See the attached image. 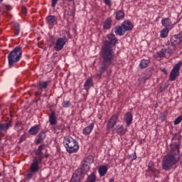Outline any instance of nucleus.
Returning <instances> with one entry per match:
<instances>
[{
    "label": "nucleus",
    "mask_w": 182,
    "mask_h": 182,
    "mask_svg": "<svg viewBox=\"0 0 182 182\" xmlns=\"http://www.w3.org/2000/svg\"><path fill=\"white\" fill-rule=\"evenodd\" d=\"M180 161V145L176 144L169 151L168 154L165 156L162 161V168L166 171H169L173 166Z\"/></svg>",
    "instance_id": "obj_1"
},
{
    "label": "nucleus",
    "mask_w": 182,
    "mask_h": 182,
    "mask_svg": "<svg viewBox=\"0 0 182 182\" xmlns=\"http://www.w3.org/2000/svg\"><path fill=\"white\" fill-rule=\"evenodd\" d=\"M100 55L102 59V65L100 67V72L105 73L109 66L113 63L114 59V49L112 46H102L100 51Z\"/></svg>",
    "instance_id": "obj_2"
},
{
    "label": "nucleus",
    "mask_w": 182,
    "mask_h": 182,
    "mask_svg": "<svg viewBox=\"0 0 182 182\" xmlns=\"http://www.w3.org/2000/svg\"><path fill=\"white\" fill-rule=\"evenodd\" d=\"M46 149V144H43L40 145L35 151V154L37 156L34 158L33 163L31 164V173H36L39 170V164H42L45 156L43 155V150Z\"/></svg>",
    "instance_id": "obj_3"
},
{
    "label": "nucleus",
    "mask_w": 182,
    "mask_h": 182,
    "mask_svg": "<svg viewBox=\"0 0 182 182\" xmlns=\"http://www.w3.org/2000/svg\"><path fill=\"white\" fill-rule=\"evenodd\" d=\"M21 58H22V48L16 47L8 55L9 67L15 66V64L21 60Z\"/></svg>",
    "instance_id": "obj_4"
},
{
    "label": "nucleus",
    "mask_w": 182,
    "mask_h": 182,
    "mask_svg": "<svg viewBox=\"0 0 182 182\" xmlns=\"http://www.w3.org/2000/svg\"><path fill=\"white\" fill-rule=\"evenodd\" d=\"M63 144L68 153H76L79 150V144L72 136L64 137Z\"/></svg>",
    "instance_id": "obj_5"
},
{
    "label": "nucleus",
    "mask_w": 182,
    "mask_h": 182,
    "mask_svg": "<svg viewBox=\"0 0 182 182\" xmlns=\"http://www.w3.org/2000/svg\"><path fill=\"white\" fill-rule=\"evenodd\" d=\"M182 66V62L179 61L178 63H176L173 69L171 71V73L169 75V80L171 82H174L176 79H177L178 76L180 75V69Z\"/></svg>",
    "instance_id": "obj_6"
},
{
    "label": "nucleus",
    "mask_w": 182,
    "mask_h": 182,
    "mask_svg": "<svg viewBox=\"0 0 182 182\" xmlns=\"http://www.w3.org/2000/svg\"><path fill=\"white\" fill-rule=\"evenodd\" d=\"M107 39L108 40L105 41V46H110V45L114 46L118 42L114 34H109L107 36Z\"/></svg>",
    "instance_id": "obj_7"
},
{
    "label": "nucleus",
    "mask_w": 182,
    "mask_h": 182,
    "mask_svg": "<svg viewBox=\"0 0 182 182\" xmlns=\"http://www.w3.org/2000/svg\"><path fill=\"white\" fill-rule=\"evenodd\" d=\"M182 42V32L178 35H174L171 38V43L172 46H177Z\"/></svg>",
    "instance_id": "obj_8"
},
{
    "label": "nucleus",
    "mask_w": 182,
    "mask_h": 182,
    "mask_svg": "<svg viewBox=\"0 0 182 182\" xmlns=\"http://www.w3.org/2000/svg\"><path fill=\"white\" fill-rule=\"evenodd\" d=\"M12 127V121H9L5 123H0V135L6 133L9 129V127Z\"/></svg>",
    "instance_id": "obj_9"
},
{
    "label": "nucleus",
    "mask_w": 182,
    "mask_h": 182,
    "mask_svg": "<svg viewBox=\"0 0 182 182\" xmlns=\"http://www.w3.org/2000/svg\"><path fill=\"white\" fill-rule=\"evenodd\" d=\"M117 119H119V117H117V115H113L107 124V129H113V127H114V126H116V124L117 123Z\"/></svg>",
    "instance_id": "obj_10"
},
{
    "label": "nucleus",
    "mask_w": 182,
    "mask_h": 182,
    "mask_svg": "<svg viewBox=\"0 0 182 182\" xmlns=\"http://www.w3.org/2000/svg\"><path fill=\"white\" fill-rule=\"evenodd\" d=\"M161 25L166 29H173V22L168 18H163L161 20Z\"/></svg>",
    "instance_id": "obj_11"
},
{
    "label": "nucleus",
    "mask_w": 182,
    "mask_h": 182,
    "mask_svg": "<svg viewBox=\"0 0 182 182\" xmlns=\"http://www.w3.org/2000/svg\"><path fill=\"white\" fill-rule=\"evenodd\" d=\"M89 170H90V166L82 163L81 167L77 169L76 171H77L80 174L85 176V174H86V173H87Z\"/></svg>",
    "instance_id": "obj_12"
},
{
    "label": "nucleus",
    "mask_w": 182,
    "mask_h": 182,
    "mask_svg": "<svg viewBox=\"0 0 182 182\" xmlns=\"http://www.w3.org/2000/svg\"><path fill=\"white\" fill-rule=\"evenodd\" d=\"M124 122H125L127 126H130L132 122H133V114L131 112H127L124 114Z\"/></svg>",
    "instance_id": "obj_13"
},
{
    "label": "nucleus",
    "mask_w": 182,
    "mask_h": 182,
    "mask_svg": "<svg viewBox=\"0 0 182 182\" xmlns=\"http://www.w3.org/2000/svg\"><path fill=\"white\" fill-rule=\"evenodd\" d=\"M49 122L50 126H56L58 124V118L55 112H52L49 115Z\"/></svg>",
    "instance_id": "obj_14"
},
{
    "label": "nucleus",
    "mask_w": 182,
    "mask_h": 182,
    "mask_svg": "<svg viewBox=\"0 0 182 182\" xmlns=\"http://www.w3.org/2000/svg\"><path fill=\"white\" fill-rule=\"evenodd\" d=\"M114 32L115 35H117L118 36H123L126 33L124 27H123L122 24L115 27Z\"/></svg>",
    "instance_id": "obj_15"
},
{
    "label": "nucleus",
    "mask_w": 182,
    "mask_h": 182,
    "mask_svg": "<svg viewBox=\"0 0 182 182\" xmlns=\"http://www.w3.org/2000/svg\"><path fill=\"white\" fill-rule=\"evenodd\" d=\"M121 25H122L126 32L132 31L134 28L133 23L129 20L124 21Z\"/></svg>",
    "instance_id": "obj_16"
},
{
    "label": "nucleus",
    "mask_w": 182,
    "mask_h": 182,
    "mask_svg": "<svg viewBox=\"0 0 182 182\" xmlns=\"http://www.w3.org/2000/svg\"><path fill=\"white\" fill-rule=\"evenodd\" d=\"M39 130H41V125L36 124L33 127H31L28 130V134L31 136H35V134H38L39 133Z\"/></svg>",
    "instance_id": "obj_17"
},
{
    "label": "nucleus",
    "mask_w": 182,
    "mask_h": 182,
    "mask_svg": "<svg viewBox=\"0 0 182 182\" xmlns=\"http://www.w3.org/2000/svg\"><path fill=\"white\" fill-rule=\"evenodd\" d=\"M82 177H83V176L77 171H75V173L73 174L70 182H80V180H82Z\"/></svg>",
    "instance_id": "obj_18"
},
{
    "label": "nucleus",
    "mask_w": 182,
    "mask_h": 182,
    "mask_svg": "<svg viewBox=\"0 0 182 182\" xmlns=\"http://www.w3.org/2000/svg\"><path fill=\"white\" fill-rule=\"evenodd\" d=\"M46 22L48 25L53 26V25H56L58 23V21L56 20V17L55 16L50 15L46 17Z\"/></svg>",
    "instance_id": "obj_19"
},
{
    "label": "nucleus",
    "mask_w": 182,
    "mask_h": 182,
    "mask_svg": "<svg viewBox=\"0 0 182 182\" xmlns=\"http://www.w3.org/2000/svg\"><path fill=\"white\" fill-rule=\"evenodd\" d=\"M94 127L95 123H91L89 126L86 127L82 129V134H85V136H88V134H90L92 133Z\"/></svg>",
    "instance_id": "obj_20"
},
{
    "label": "nucleus",
    "mask_w": 182,
    "mask_h": 182,
    "mask_svg": "<svg viewBox=\"0 0 182 182\" xmlns=\"http://www.w3.org/2000/svg\"><path fill=\"white\" fill-rule=\"evenodd\" d=\"M68 42V38L66 37H61L58 38L55 46H65Z\"/></svg>",
    "instance_id": "obj_21"
},
{
    "label": "nucleus",
    "mask_w": 182,
    "mask_h": 182,
    "mask_svg": "<svg viewBox=\"0 0 182 182\" xmlns=\"http://www.w3.org/2000/svg\"><path fill=\"white\" fill-rule=\"evenodd\" d=\"M93 86V81L92 80V77H88L85 84L84 87L87 92H89V89Z\"/></svg>",
    "instance_id": "obj_22"
},
{
    "label": "nucleus",
    "mask_w": 182,
    "mask_h": 182,
    "mask_svg": "<svg viewBox=\"0 0 182 182\" xmlns=\"http://www.w3.org/2000/svg\"><path fill=\"white\" fill-rule=\"evenodd\" d=\"M107 170H109V168L105 165L100 166L98 169L100 177H103L104 176H106V173H107Z\"/></svg>",
    "instance_id": "obj_23"
},
{
    "label": "nucleus",
    "mask_w": 182,
    "mask_h": 182,
    "mask_svg": "<svg viewBox=\"0 0 182 182\" xmlns=\"http://www.w3.org/2000/svg\"><path fill=\"white\" fill-rule=\"evenodd\" d=\"M148 170L149 171H151L154 176H157L159 174V171L156 170L154 168V162L153 161H149V165H148Z\"/></svg>",
    "instance_id": "obj_24"
},
{
    "label": "nucleus",
    "mask_w": 182,
    "mask_h": 182,
    "mask_svg": "<svg viewBox=\"0 0 182 182\" xmlns=\"http://www.w3.org/2000/svg\"><path fill=\"white\" fill-rule=\"evenodd\" d=\"M46 137V133L43 130L38 134V139L36 141V144H41V142L43 141Z\"/></svg>",
    "instance_id": "obj_25"
},
{
    "label": "nucleus",
    "mask_w": 182,
    "mask_h": 182,
    "mask_svg": "<svg viewBox=\"0 0 182 182\" xmlns=\"http://www.w3.org/2000/svg\"><path fill=\"white\" fill-rule=\"evenodd\" d=\"M112 26V18H107L103 23V29H110Z\"/></svg>",
    "instance_id": "obj_26"
},
{
    "label": "nucleus",
    "mask_w": 182,
    "mask_h": 182,
    "mask_svg": "<svg viewBox=\"0 0 182 182\" xmlns=\"http://www.w3.org/2000/svg\"><path fill=\"white\" fill-rule=\"evenodd\" d=\"M149 63H150V60H141L139 63V67L141 68V69H146L147 66H149Z\"/></svg>",
    "instance_id": "obj_27"
},
{
    "label": "nucleus",
    "mask_w": 182,
    "mask_h": 182,
    "mask_svg": "<svg viewBox=\"0 0 182 182\" xmlns=\"http://www.w3.org/2000/svg\"><path fill=\"white\" fill-rule=\"evenodd\" d=\"M115 18L117 21H122L124 18V12L119 10L115 13Z\"/></svg>",
    "instance_id": "obj_28"
},
{
    "label": "nucleus",
    "mask_w": 182,
    "mask_h": 182,
    "mask_svg": "<svg viewBox=\"0 0 182 182\" xmlns=\"http://www.w3.org/2000/svg\"><path fill=\"white\" fill-rule=\"evenodd\" d=\"M14 31H15L14 36H18L19 33L21 32V27H20L18 23H14Z\"/></svg>",
    "instance_id": "obj_29"
},
{
    "label": "nucleus",
    "mask_w": 182,
    "mask_h": 182,
    "mask_svg": "<svg viewBox=\"0 0 182 182\" xmlns=\"http://www.w3.org/2000/svg\"><path fill=\"white\" fill-rule=\"evenodd\" d=\"M116 132L118 133V134H126V129L123 127V125H118L116 127Z\"/></svg>",
    "instance_id": "obj_30"
},
{
    "label": "nucleus",
    "mask_w": 182,
    "mask_h": 182,
    "mask_svg": "<svg viewBox=\"0 0 182 182\" xmlns=\"http://www.w3.org/2000/svg\"><path fill=\"white\" fill-rule=\"evenodd\" d=\"M168 32H170V29L164 28L162 31H161L160 37L161 38H167V36H168Z\"/></svg>",
    "instance_id": "obj_31"
},
{
    "label": "nucleus",
    "mask_w": 182,
    "mask_h": 182,
    "mask_svg": "<svg viewBox=\"0 0 182 182\" xmlns=\"http://www.w3.org/2000/svg\"><path fill=\"white\" fill-rule=\"evenodd\" d=\"M38 90H42V89H46L48 87V82L40 81L38 83Z\"/></svg>",
    "instance_id": "obj_32"
},
{
    "label": "nucleus",
    "mask_w": 182,
    "mask_h": 182,
    "mask_svg": "<svg viewBox=\"0 0 182 182\" xmlns=\"http://www.w3.org/2000/svg\"><path fill=\"white\" fill-rule=\"evenodd\" d=\"M12 7L11 6H8L6 4H3L1 6H0V12H5V11H11Z\"/></svg>",
    "instance_id": "obj_33"
},
{
    "label": "nucleus",
    "mask_w": 182,
    "mask_h": 182,
    "mask_svg": "<svg viewBox=\"0 0 182 182\" xmlns=\"http://www.w3.org/2000/svg\"><path fill=\"white\" fill-rule=\"evenodd\" d=\"M87 182H96V175H95V172H92L87 176Z\"/></svg>",
    "instance_id": "obj_34"
},
{
    "label": "nucleus",
    "mask_w": 182,
    "mask_h": 182,
    "mask_svg": "<svg viewBox=\"0 0 182 182\" xmlns=\"http://www.w3.org/2000/svg\"><path fill=\"white\" fill-rule=\"evenodd\" d=\"M93 156H88L84 160V164H87L88 166H90L92 163H93Z\"/></svg>",
    "instance_id": "obj_35"
},
{
    "label": "nucleus",
    "mask_w": 182,
    "mask_h": 182,
    "mask_svg": "<svg viewBox=\"0 0 182 182\" xmlns=\"http://www.w3.org/2000/svg\"><path fill=\"white\" fill-rule=\"evenodd\" d=\"M170 52L166 49H161L159 52H158V56L159 58H164L166 56V53H169Z\"/></svg>",
    "instance_id": "obj_36"
},
{
    "label": "nucleus",
    "mask_w": 182,
    "mask_h": 182,
    "mask_svg": "<svg viewBox=\"0 0 182 182\" xmlns=\"http://www.w3.org/2000/svg\"><path fill=\"white\" fill-rule=\"evenodd\" d=\"M182 122V116H179L178 117L175 121H174V124L175 126L177 125V124H180V123H181Z\"/></svg>",
    "instance_id": "obj_37"
},
{
    "label": "nucleus",
    "mask_w": 182,
    "mask_h": 182,
    "mask_svg": "<svg viewBox=\"0 0 182 182\" xmlns=\"http://www.w3.org/2000/svg\"><path fill=\"white\" fill-rule=\"evenodd\" d=\"M63 106L65 108L70 107V102L69 101H64L63 103Z\"/></svg>",
    "instance_id": "obj_38"
},
{
    "label": "nucleus",
    "mask_w": 182,
    "mask_h": 182,
    "mask_svg": "<svg viewBox=\"0 0 182 182\" xmlns=\"http://www.w3.org/2000/svg\"><path fill=\"white\" fill-rule=\"evenodd\" d=\"M58 0H51V6L52 8H55L56 6V4H58Z\"/></svg>",
    "instance_id": "obj_39"
},
{
    "label": "nucleus",
    "mask_w": 182,
    "mask_h": 182,
    "mask_svg": "<svg viewBox=\"0 0 182 182\" xmlns=\"http://www.w3.org/2000/svg\"><path fill=\"white\" fill-rule=\"evenodd\" d=\"M26 140V135L23 134L21 137H20V140H19V143H22L23 141Z\"/></svg>",
    "instance_id": "obj_40"
},
{
    "label": "nucleus",
    "mask_w": 182,
    "mask_h": 182,
    "mask_svg": "<svg viewBox=\"0 0 182 182\" xmlns=\"http://www.w3.org/2000/svg\"><path fill=\"white\" fill-rule=\"evenodd\" d=\"M105 4L108 6H112V0H103Z\"/></svg>",
    "instance_id": "obj_41"
},
{
    "label": "nucleus",
    "mask_w": 182,
    "mask_h": 182,
    "mask_svg": "<svg viewBox=\"0 0 182 182\" xmlns=\"http://www.w3.org/2000/svg\"><path fill=\"white\" fill-rule=\"evenodd\" d=\"M166 87H167L166 85H161L159 88L160 93H162V92H164L166 90Z\"/></svg>",
    "instance_id": "obj_42"
},
{
    "label": "nucleus",
    "mask_w": 182,
    "mask_h": 182,
    "mask_svg": "<svg viewBox=\"0 0 182 182\" xmlns=\"http://www.w3.org/2000/svg\"><path fill=\"white\" fill-rule=\"evenodd\" d=\"M129 157L132 158V160H136V159H137V155H136V152H134V154H131Z\"/></svg>",
    "instance_id": "obj_43"
},
{
    "label": "nucleus",
    "mask_w": 182,
    "mask_h": 182,
    "mask_svg": "<svg viewBox=\"0 0 182 182\" xmlns=\"http://www.w3.org/2000/svg\"><path fill=\"white\" fill-rule=\"evenodd\" d=\"M54 49H55V50L59 52V50H62L63 49V46H55Z\"/></svg>",
    "instance_id": "obj_44"
},
{
    "label": "nucleus",
    "mask_w": 182,
    "mask_h": 182,
    "mask_svg": "<svg viewBox=\"0 0 182 182\" xmlns=\"http://www.w3.org/2000/svg\"><path fill=\"white\" fill-rule=\"evenodd\" d=\"M22 123H21V122H17L15 124L14 129H16V127H18V126H21Z\"/></svg>",
    "instance_id": "obj_45"
},
{
    "label": "nucleus",
    "mask_w": 182,
    "mask_h": 182,
    "mask_svg": "<svg viewBox=\"0 0 182 182\" xmlns=\"http://www.w3.org/2000/svg\"><path fill=\"white\" fill-rule=\"evenodd\" d=\"M33 174L32 173H27V178H32Z\"/></svg>",
    "instance_id": "obj_46"
},
{
    "label": "nucleus",
    "mask_w": 182,
    "mask_h": 182,
    "mask_svg": "<svg viewBox=\"0 0 182 182\" xmlns=\"http://www.w3.org/2000/svg\"><path fill=\"white\" fill-rule=\"evenodd\" d=\"M150 76H151V74H150L149 76H148V77H146L143 79L144 83H146V80H149V79H150Z\"/></svg>",
    "instance_id": "obj_47"
},
{
    "label": "nucleus",
    "mask_w": 182,
    "mask_h": 182,
    "mask_svg": "<svg viewBox=\"0 0 182 182\" xmlns=\"http://www.w3.org/2000/svg\"><path fill=\"white\" fill-rule=\"evenodd\" d=\"M166 119V115L164 114H161V120H164Z\"/></svg>",
    "instance_id": "obj_48"
},
{
    "label": "nucleus",
    "mask_w": 182,
    "mask_h": 182,
    "mask_svg": "<svg viewBox=\"0 0 182 182\" xmlns=\"http://www.w3.org/2000/svg\"><path fill=\"white\" fill-rule=\"evenodd\" d=\"M102 75H103V73H102L101 72L97 73V76L100 79L102 77Z\"/></svg>",
    "instance_id": "obj_49"
},
{
    "label": "nucleus",
    "mask_w": 182,
    "mask_h": 182,
    "mask_svg": "<svg viewBox=\"0 0 182 182\" xmlns=\"http://www.w3.org/2000/svg\"><path fill=\"white\" fill-rule=\"evenodd\" d=\"M36 96H41L42 95V92H35Z\"/></svg>",
    "instance_id": "obj_50"
},
{
    "label": "nucleus",
    "mask_w": 182,
    "mask_h": 182,
    "mask_svg": "<svg viewBox=\"0 0 182 182\" xmlns=\"http://www.w3.org/2000/svg\"><path fill=\"white\" fill-rule=\"evenodd\" d=\"M44 157H46V159H48V157H49V154H43Z\"/></svg>",
    "instance_id": "obj_51"
},
{
    "label": "nucleus",
    "mask_w": 182,
    "mask_h": 182,
    "mask_svg": "<svg viewBox=\"0 0 182 182\" xmlns=\"http://www.w3.org/2000/svg\"><path fill=\"white\" fill-rule=\"evenodd\" d=\"M23 14H26V9L25 7L23 8Z\"/></svg>",
    "instance_id": "obj_52"
},
{
    "label": "nucleus",
    "mask_w": 182,
    "mask_h": 182,
    "mask_svg": "<svg viewBox=\"0 0 182 182\" xmlns=\"http://www.w3.org/2000/svg\"><path fill=\"white\" fill-rule=\"evenodd\" d=\"M161 70H162V72H164V73H167V70H166V68H164V69H162Z\"/></svg>",
    "instance_id": "obj_53"
},
{
    "label": "nucleus",
    "mask_w": 182,
    "mask_h": 182,
    "mask_svg": "<svg viewBox=\"0 0 182 182\" xmlns=\"http://www.w3.org/2000/svg\"><path fill=\"white\" fill-rule=\"evenodd\" d=\"M109 182H114V179L113 178L109 179Z\"/></svg>",
    "instance_id": "obj_54"
},
{
    "label": "nucleus",
    "mask_w": 182,
    "mask_h": 182,
    "mask_svg": "<svg viewBox=\"0 0 182 182\" xmlns=\"http://www.w3.org/2000/svg\"><path fill=\"white\" fill-rule=\"evenodd\" d=\"M38 100H41V97H39L38 99L36 100V102L38 103Z\"/></svg>",
    "instance_id": "obj_55"
},
{
    "label": "nucleus",
    "mask_w": 182,
    "mask_h": 182,
    "mask_svg": "<svg viewBox=\"0 0 182 182\" xmlns=\"http://www.w3.org/2000/svg\"><path fill=\"white\" fill-rule=\"evenodd\" d=\"M4 2V0H0V4H2Z\"/></svg>",
    "instance_id": "obj_56"
}]
</instances>
